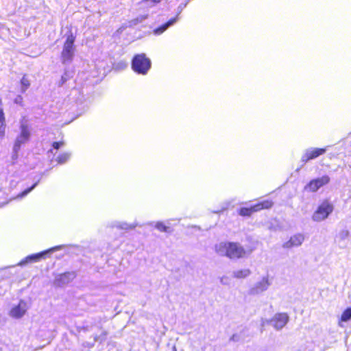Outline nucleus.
I'll return each instance as SVG.
<instances>
[{
	"instance_id": "20e7f679",
	"label": "nucleus",
	"mask_w": 351,
	"mask_h": 351,
	"mask_svg": "<svg viewBox=\"0 0 351 351\" xmlns=\"http://www.w3.org/2000/svg\"><path fill=\"white\" fill-rule=\"evenodd\" d=\"M20 130V134L16 137L13 146V150L16 153L19 152L22 145L29 140L31 136L30 128L25 122L21 123Z\"/></svg>"
},
{
	"instance_id": "4be33fe9",
	"label": "nucleus",
	"mask_w": 351,
	"mask_h": 351,
	"mask_svg": "<svg viewBox=\"0 0 351 351\" xmlns=\"http://www.w3.org/2000/svg\"><path fill=\"white\" fill-rule=\"evenodd\" d=\"M36 185V183H35L32 186H31L30 188L25 190L24 191H23L20 195H19V197H23L24 196H25L26 195H27Z\"/></svg>"
},
{
	"instance_id": "1a4fd4ad",
	"label": "nucleus",
	"mask_w": 351,
	"mask_h": 351,
	"mask_svg": "<svg viewBox=\"0 0 351 351\" xmlns=\"http://www.w3.org/2000/svg\"><path fill=\"white\" fill-rule=\"evenodd\" d=\"M272 206V202L269 200L263 201L261 203L257 204L251 208H242L239 210V214L242 216H249L253 212L260 210L263 208H269Z\"/></svg>"
},
{
	"instance_id": "2eb2a0df",
	"label": "nucleus",
	"mask_w": 351,
	"mask_h": 351,
	"mask_svg": "<svg viewBox=\"0 0 351 351\" xmlns=\"http://www.w3.org/2000/svg\"><path fill=\"white\" fill-rule=\"evenodd\" d=\"M250 274V270L245 268L234 271L233 276L237 278H245L249 276Z\"/></svg>"
},
{
	"instance_id": "b1692460",
	"label": "nucleus",
	"mask_w": 351,
	"mask_h": 351,
	"mask_svg": "<svg viewBox=\"0 0 351 351\" xmlns=\"http://www.w3.org/2000/svg\"><path fill=\"white\" fill-rule=\"evenodd\" d=\"M69 276H70L69 274H62L60 276V280L62 282V283H66L68 282L67 278Z\"/></svg>"
},
{
	"instance_id": "aec40b11",
	"label": "nucleus",
	"mask_w": 351,
	"mask_h": 351,
	"mask_svg": "<svg viewBox=\"0 0 351 351\" xmlns=\"http://www.w3.org/2000/svg\"><path fill=\"white\" fill-rule=\"evenodd\" d=\"M136 226H137L136 223L128 224L127 223L123 222V223H119L117 226L118 228H119L121 229H123V230H131V229L134 228Z\"/></svg>"
},
{
	"instance_id": "393cba45",
	"label": "nucleus",
	"mask_w": 351,
	"mask_h": 351,
	"mask_svg": "<svg viewBox=\"0 0 351 351\" xmlns=\"http://www.w3.org/2000/svg\"><path fill=\"white\" fill-rule=\"evenodd\" d=\"M172 351H177L176 346H173Z\"/></svg>"
},
{
	"instance_id": "dca6fc26",
	"label": "nucleus",
	"mask_w": 351,
	"mask_h": 351,
	"mask_svg": "<svg viewBox=\"0 0 351 351\" xmlns=\"http://www.w3.org/2000/svg\"><path fill=\"white\" fill-rule=\"evenodd\" d=\"M326 152V149L323 148H312L311 150H308V160L314 159L324 154Z\"/></svg>"
},
{
	"instance_id": "f257e3e1",
	"label": "nucleus",
	"mask_w": 351,
	"mask_h": 351,
	"mask_svg": "<svg viewBox=\"0 0 351 351\" xmlns=\"http://www.w3.org/2000/svg\"><path fill=\"white\" fill-rule=\"evenodd\" d=\"M215 251L219 255L226 256L231 259L242 258L247 254L245 249L237 243H220L215 245Z\"/></svg>"
},
{
	"instance_id": "9d476101",
	"label": "nucleus",
	"mask_w": 351,
	"mask_h": 351,
	"mask_svg": "<svg viewBox=\"0 0 351 351\" xmlns=\"http://www.w3.org/2000/svg\"><path fill=\"white\" fill-rule=\"evenodd\" d=\"M289 316L285 313H279L274 315L269 322L276 330L282 329L288 322Z\"/></svg>"
},
{
	"instance_id": "6ab92c4d",
	"label": "nucleus",
	"mask_w": 351,
	"mask_h": 351,
	"mask_svg": "<svg viewBox=\"0 0 351 351\" xmlns=\"http://www.w3.org/2000/svg\"><path fill=\"white\" fill-rule=\"evenodd\" d=\"M30 86L29 80L27 79L26 76H23L21 80V90L22 93L26 91V90Z\"/></svg>"
},
{
	"instance_id": "9b49d317",
	"label": "nucleus",
	"mask_w": 351,
	"mask_h": 351,
	"mask_svg": "<svg viewBox=\"0 0 351 351\" xmlns=\"http://www.w3.org/2000/svg\"><path fill=\"white\" fill-rule=\"evenodd\" d=\"M329 182L330 178L328 176H323L320 178L313 179L308 182V191L315 192L323 186L328 184Z\"/></svg>"
},
{
	"instance_id": "0eeeda50",
	"label": "nucleus",
	"mask_w": 351,
	"mask_h": 351,
	"mask_svg": "<svg viewBox=\"0 0 351 351\" xmlns=\"http://www.w3.org/2000/svg\"><path fill=\"white\" fill-rule=\"evenodd\" d=\"M271 285L268 276H263L259 281L256 282L248 291L250 295L261 294L267 291Z\"/></svg>"
},
{
	"instance_id": "f3484780",
	"label": "nucleus",
	"mask_w": 351,
	"mask_h": 351,
	"mask_svg": "<svg viewBox=\"0 0 351 351\" xmlns=\"http://www.w3.org/2000/svg\"><path fill=\"white\" fill-rule=\"evenodd\" d=\"M70 157H71V154L70 153H69V152H64V153L60 154L56 157L55 160L58 164L62 165V164H64L66 162H67L69 160Z\"/></svg>"
},
{
	"instance_id": "ddd939ff",
	"label": "nucleus",
	"mask_w": 351,
	"mask_h": 351,
	"mask_svg": "<svg viewBox=\"0 0 351 351\" xmlns=\"http://www.w3.org/2000/svg\"><path fill=\"white\" fill-rule=\"evenodd\" d=\"M351 319V308H347L343 312L341 313L339 319V326L340 327H343V323L348 322Z\"/></svg>"
},
{
	"instance_id": "7ed1b4c3",
	"label": "nucleus",
	"mask_w": 351,
	"mask_h": 351,
	"mask_svg": "<svg viewBox=\"0 0 351 351\" xmlns=\"http://www.w3.org/2000/svg\"><path fill=\"white\" fill-rule=\"evenodd\" d=\"M334 206L329 200L323 201L317 207L312 216L313 220L315 221H322L332 213Z\"/></svg>"
},
{
	"instance_id": "4468645a",
	"label": "nucleus",
	"mask_w": 351,
	"mask_h": 351,
	"mask_svg": "<svg viewBox=\"0 0 351 351\" xmlns=\"http://www.w3.org/2000/svg\"><path fill=\"white\" fill-rule=\"evenodd\" d=\"M177 20H178L177 17L173 18V19L169 20L165 24L162 25V26L155 29L154 30V34L160 35V34H162L169 27L173 25L177 21Z\"/></svg>"
},
{
	"instance_id": "412c9836",
	"label": "nucleus",
	"mask_w": 351,
	"mask_h": 351,
	"mask_svg": "<svg viewBox=\"0 0 351 351\" xmlns=\"http://www.w3.org/2000/svg\"><path fill=\"white\" fill-rule=\"evenodd\" d=\"M161 0H143L141 2V4L143 7H152L154 6L156 3H158Z\"/></svg>"
},
{
	"instance_id": "6e6552de",
	"label": "nucleus",
	"mask_w": 351,
	"mask_h": 351,
	"mask_svg": "<svg viewBox=\"0 0 351 351\" xmlns=\"http://www.w3.org/2000/svg\"><path fill=\"white\" fill-rule=\"evenodd\" d=\"M61 247H62L60 245L56 246V247H51L46 251H44V252H40L38 254H35L29 255L27 257H25L24 259L21 260L17 264V265L18 266H24L28 263L38 262L41 258H43L47 254L57 251V250L61 249Z\"/></svg>"
},
{
	"instance_id": "a211bd4d",
	"label": "nucleus",
	"mask_w": 351,
	"mask_h": 351,
	"mask_svg": "<svg viewBox=\"0 0 351 351\" xmlns=\"http://www.w3.org/2000/svg\"><path fill=\"white\" fill-rule=\"evenodd\" d=\"M150 225L154 226L157 230L160 232H168L169 228L163 222L158 221L156 223H151Z\"/></svg>"
},
{
	"instance_id": "a878e982",
	"label": "nucleus",
	"mask_w": 351,
	"mask_h": 351,
	"mask_svg": "<svg viewBox=\"0 0 351 351\" xmlns=\"http://www.w3.org/2000/svg\"><path fill=\"white\" fill-rule=\"evenodd\" d=\"M1 27H2V25H0V29L1 28Z\"/></svg>"
},
{
	"instance_id": "423d86ee",
	"label": "nucleus",
	"mask_w": 351,
	"mask_h": 351,
	"mask_svg": "<svg viewBox=\"0 0 351 351\" xmlns=\"http://www.w3.org/2000/svg\"><path fill=\"white\" fill-rule=\"evenodd\" d=\"M74 41L75 37L72 34L68 36L66 38L62 51V58L64 63L71 62L73 58L74 53Z\"/></svg>"
},
{
	"instance_id": "f03ea898",
	"label": "nucleus",
	"mask_w": 351,
	"mask_h": 351,
	"mask_svg": "<svg viewBox=\"0 0 351 351\" xmlns=\"http://www.w3.org/2000/svg\"><path fill=\"white\" fill-rule=\"evenodd\" d=\"M132 67L136 73L145 75L151 67V61L145 54H138L132 60Z\"/></svg>"
},
{
	"instance_id": "f8f14e48",
	"label": "nucleus",
	"mask_w": 351,
	"mask_h": 351,
	"mask_svg": "<svg viewBox=\"0 0 351 351\" xmlns=\"http://www.w3.org/2000/svg\"><path fill=\"white\" fill-rule=\"evenodd\" d=\"M304 241V236L301 234H297L291 237L289 241L284 243L283 247L291 248L300 245Z\"/></svg>"
},
{
	"instance_id": "5701e85b",
	"label": "nucleus",
	"mask_w": 351,
	"mask_h": 351,
	"mask_svg": "<svg viewBox=\"0 0 351 351\" xmlns=\"http://www.w3.org/2000/svg\"><path fill=\"white\" fill-rule=\"evenodd\" d=\"M64 145V141L54 142L53 143V148L55 149H58L60 147H63Z\"/></svg>"
},
{
	"instance_id": "39448f33",
	"label": "nucleus",
	"mask_w": 351,
	"mask_h": 351,
	"mask_svg": "<svg viewBox=\"0 0 351 351\" xmlns=\"http://www.w3.org/2000/svg\"><path fill=\"white\" fill-rule=\"evenodd\" d=\"M29 309V305L24 300H20L17 304H13L9 312L8 315L15 319H21L27 313Z\"/></svg>"
}]
</instances>
